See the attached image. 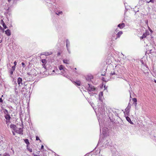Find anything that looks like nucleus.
Instances as JSON below:
<instances>
[{
  "label": "nucleus",
  "instance_id": "1",
  "mask_svg": "<svg viewBox=\"0 0 156 156\" xmlns=\"http://www.w3.org/2000/svg\"><path fill=\"white\" fill-rule=\"evenodd\" d=\"M109 132L108 128L106 127H104L102 129L101 132V134H103L104 136H107L109 135Z\"/></svg>",
  "mask_w": 156,
  "mask_h": 156
},
{
  "label": "nucleus",
  "instance_id": "2",
  "mask_svg": "<svg viewBox=\"0 0 156 156\" xmlns=\"http://www.w3.org/2000/svg\"><path fill=\"white\" fill-rule=\"evenodd\" d=\"M22 81L23 80L21 78L19 77L17 79V82L20 86L21 85H23Z\"/></svg>",
  "mask_w": 156,
  "mask_h": 156
},
{
  "label": "nucleus",
  "instance_id": "3",
  "mask_svg": "<svg viewBox=\"0 0 156 156\" xmlns=\"http://www.w3.org/2000/svg\"><path fill=\"white\" fill-rule=\"evenodd\" d=\"M23 129L21 128H19L18 129H16L15 132L19 134H23Z\"/></svg>",
  "mask_w": 156,
  "mask_h": 156
},
{
  "label": "nucleus",
  "instance_id": "4",
  "mask_svg": "<svg viewBox=\"0 0 156 156\" xmlns=\"http://www.w3.org/2000/svg\"><path fill=\"white\" fill-rule=\"evenodd\" d=\"M10 127L15 132L16 131V129H17V127L16 125L13 124H11L10 125Z\"/></svg>",
  "mask_w": 156,
  "mask_h": 156
},
{
  "label": "nucleus",
  "instance_id": "5",
  "mask_svg": "<svg viewBox=\"0 0 156 156\" xmlns=\"http://www.w3.org/2000/svg\"><path fill=\"white\" fill-rule=\"evenodd\" d=\"M122 34V31H119L116 34V37L115 38V40L117 39L118 38L120 37L121 35Z\"/></svg>",
  "mask_w": 156,
  "mask_h": 156
},
{
  "label": "nucleus",
  "instance_id": "6",
  "mask_svg": "<svg viewBox=\"0 0 156 156\" xmlns=\"http://www.w3.org/2000/svg\"><path fill=\"white\" fill-rule=\"evenodd\" d=\"M131 107L130 104L129 103V105L125 109V112L127 114H129V109Z\"/></svg>",
  "mask_w": 156,
  "mask_h": 156
},
{
  "label": "nucleus",
  "instance_id": "7",
  "mask_svg": "<svg viewBox=\"0 0 156 156\" xmlns=\"http://www.w3.org/2000/svg\"><path fill=\"white\" fill-rule=\"evenodd\" d=\"M103 93L102 92H100L99 94V100L100 101H102L103 100Z\"/></svg>",
  "mask_w": 156,
  "mask_h": 156
},
{
  "label": "nucleus",
  "instance_id": "8",
  "mask_svg": "<svg viewBox=\"0 0 156 156\" xmlns=\"http://www.w3.org/2000/svg\"><path fill=\"white\" fill-rule=\"evenodd\" d=\"M5 34L8 36H9L11 35V31L10 30L7 29L5 31Z\"/></svg>",
  "mask_w": 156,
  "mask_h": 156
},
{
  "label": "nucleus",
  "instance_id": "9",
  "mask_svg": "<svg viewBox=\"0 0 156 156\" xmlns=\"http://www.w3.org/2000/svg\"><path fill=\"white\" fill-rule=\"evenodd\" d=\"M15 68L16 67L15 66L12 67V69L9 72V73L11 75H12L13 74V73L14 71H15Z\"/></svg>",
  "mask_w": 156,
  "mask_h": 156
},
{
  "label": "nucleus",
  "instance_id": "10",
  "mask_svg": "<svg viewBox=\"0 0 156 156\" xmlns=\"http://www.w3.org/2000/svg\"><path fill=\"white\" fill-rule=\"evenodd\" d=\"M125 26V24L124 23L119 24L118 25V27H119L120 29H122Z\"/></svg>",
  "mask_w": 156,
  "mask_h": 156
},
{
  "label": "nucleus",
  "instance_id": "11",
  "mask_svg": "<svg viewBox=\"0 0 156 156\" xmlns=\"http://www.w3.org/2000/svg\"><path fill=\"white\" fill-rule=\"evenodd\" d=\"M77 86H80L81 85V82L79 81H73V82Z\"/></svg>",
  "mask_w": 156,
  "mask_h": 156
},
{
  "label": "nucleus",
  "instance_id": "12",
  "mask_svg": "<svg viewBox=\"0 0 156 156\" xmlns=\"http://www.w3.org/2000/svg\"><path fill=\"white\" fill-rule=\"evenodd\" d=\"M126 120L129 122L130 124H133V122H132L131 121V120L130 119L128 116H126Z\"/></svg>",
  "mask_w": 156,
  "mask_h": 156
},
{
  "label": "nucleus",
  "instance_id": "13",
  "mask_svg": "<svg viewBox=\"0 0 156 156\" xmlns=\"http://www.w3.org/2000/svg\"><path fill=\"white\" fill-rule=\"evenodd\" d=\"M91 106H92V107L93 108V109H94L95 112L96 113V109H97L96 107L95 106L94 104L93 103H92L91 104Z\"/></svg>",
  "mask_w": 156,
  "mask_h": 156
},
{
  "label": "nucleus",
  "instance_id": "14",
  "mask_svg": "<svg viewBox=\"0 0 156 156\" xmlns=\"http://www.w3.org/2000/svg\"><path fill=\"white\" fill-rule=\"evenodd\" d=\"M69 61L67 59H64L63 60V62L64 63L66 64H69Z\"/></svg>",
  "mask_w": 156,
  "mask_h": 156
},
{
  "label": "nucleus",
  "instance_id": "15",
  "mask_svg": "<svg viewBox=\"0 0 156 156\" xmlns=\"http://www.w3.org/2000/svg\"><path fill=\"white\" fill-rule=\"evenodd\" d=\"M5 117L7 120H10V116L8 115H5Z\"/></svg>",
  "mask_w": 156,
  "mask_h": 156
},
{
  "label": "nucleus",
  "instance_id": "16",
  "mask_svg": "<svg viewBox=\"0 0 156 156\" xmlns=\"http://www.w3.org/2000/svg\"><path fill=\"white\" fill-rule=\"evenodd\" d=\"M86 156H97L96 154H86Z\"/></svg>",
  "mask_w": 156,
  "mask_h": 156
},
{
  "label": "nucleus",
  "instance_id": "17",
  "mask_svg": "<svg viewBox=\"0 0 156 156\" xmlns=\"http://www.w3.org/2000/svg\"><path fill=\"white\" fill-rule=\"evenodd\" d=\"M58 68H59V69L60 70H63L64 71V69H63V68H64L63 66L62 65H60L59 66Z\"/></svg>",
  "mask_w": 156,
  "mask_h": 156
},
{
  "label": "nucleus",
  "instance_id": "18",
  "mask_svg": "<svg viewBox=\"0 0 156 156\" xmlns=\"http://www.w3.org/2000/svg\"><path fill=\"white\" fill-rule=\"evenodd\" d=\"M147 36V34L146 33L144 34L140 38L142 39H143L144 38H145Z\"/></svg>",
  "mask_w": 156,
  "mask_h": 156
},
{
  "label": "nucleus",
  "instance_id": "19",
  "mask_svg": "<svg viewBox=\"0 0 156 156\" xmlns=\"http://www.w3.org/2000/svg\"><path fill=\"white\" fill-rule=\"evenodd\" d=\"M24 141H25V142L27 144H29L30 143L29 142V140H28V139H26L25 140H24Z\"/></svg>",
  "mask_w": 156,
  "mask_h": 156
},
{
  "label": "nucleus",
  "instance_id": "20",
  "mask_svg": "<svg viewBox=\"0 0 156 156\" xmlns=\"http://www.w3.org/2000/svg\"><path fill=\"white\" fill-rule=\"evenodd\" d=\"M89 85V87L88 88V89L90 91H93L94 90V88H91V89H90V85Z\"/></svg>",
  "mask_w": 156,
  "mask_h": 156
},
{
  "label": "nucleus",
  "instance_id": "21",
  "mask_svg": "<svg viewBox=\"0 0 156 156\" xmlns=\"http://www.w3.org/2000/svg\"><path fill=\"white\" fill-rule=\"evenodd\" d=\"M132 100H133V102L135 103V105H136L137 104V103H136L137 100H136V98H133Z\"/></svg>",
  "mask_w": 156,
  "mask_h": 156
},
{
  "label": "nucleus",
  "instance_id": "22",
  "mask_svg": "<svg viewBox=\"0 0 156 156\" xmlns=\"http://www.w3.org/2000/svg\"><path fill=\"white\" fill-rule=\"evenodd\" d=\"M62 11H59L56 12V14L58 15H59L60 14H62Z\"/></svg>",
  "mask_w": 156,
  "mask_h": 156
},
{
  "label": "nucleus",
  "instance_id": "23",
  "mask_svg": "<svg viewBox=\"0 0 156 156\" xmlns=\"http://www.w3.org/2000/svg\"><path fill=\"white\" fill-rule=\"evenodd\" d=\"M66 47H67V49L68 51H69V50L68 49V44H69V42L68 41V40H67L66 41Z\"/></svg>",
  "mask_w": 156,
  "mask_h": 156
},
{
  "label": "nucleus",
  "instance_id": "24",
  "mask_svg": "<svg viewBox=\"0 0 156 156\" xmlns=\"http://www.w3.org/2000/svg\"><path fill=\"white\" fill-rule=\"evenodd\" d=\"M115 71H112L111 72V74H112V75H115V74H116V75H117V74L116 73H115Z\"/></svg>",
  "mask_w": 156,
  "mask_h": 156
},
{
  "label": "nucleus",
  "instance_id": "25",
  "mask_svg": "<svg viewBox=\"0 0 156 156\" xmlns=\"http://www.w3.org/2000/svg\"><path fill=\"white\" fill-rule=\"evenodd\" d=\"M115 34H115H113L112 35V38L113 39H115V37H116V34Z\"/></svg>",
  "mask_w": 156,
  "mask_h": 156
},
{
  "label": "nucleus",
  "instance_id": "26",
  "mask_svg": "<svg viewBox=\"0 0 156 156\" xmlns=\"http://www.w3.org/2000/svg\"><path fill=\"white\" fill-rule=\"evenodd\" d=\"M2 25L3 26V28L4 29H6V28H7V27H6V25H5V23H3V25Z\"/></svg>",
  "mask_w": 156,
  "mask_h": 156
},
{
  "label": "nucleus",
  "instance_id": "27",
  "mask_svg": "<svg viewBox=\"0 0 156 156\" xmlns=\"http://www.w3.org/2000/svg\"><path fill=\"white\" fill-rule=\"evenodd\" d=\"M3 156H10V155L9 154L5 153L4 154Z\"/></svg>",
  "mask_w": 156,
  "mask_h": 156
},
{
  "label": "nucleus",
  "instance_id": "28",
  "mask_svg": "<svg viewBox=\"0 0 156 156\" xmlns=\"http://www.w3.org/2000/svg\"><path fill=\"white\" fill-rule=\"evenodd\" d=\"M0 23L1 24L3 25V23H4V22L3 20H0Z\"/></svg>",
  "mask_w": 156,
  "mask_h": 156
},
{
  "label": "nucleus",
  "instance_id": "29",
  "mask_svg": "<svg viewBox=\"0 0 156 156\" xmlns=\"http://www.w3.org/2000/svg\"><path fill=\"white\" fill-rule=\"evenodd\" d=\"M41 62L43 63H44L46 62V60L45 59H42L41 60Z\"/></svg>",
  "mask_w": 156,
  "mask_h": 156
},
{
  "label": "nucleus",
  "instance_id": "30",
  "mask_svg": "<svg viewBox=\"0 0 156 156\" xmlns=\"http://www.w3.org/2000/svg\"><path fill=\"white\" fill-rule=\"evenodd\" d=\"M14 66H15L16 67V66L17 64V62L16 61H15L14 62Z\"/></svg>",
  "mask_w": 156,
  "mask_h": 156
},
{
  "label": "nucleus",
  "instance_id": "31",
  "mask_svg": "<svg viewBox=\"0 0 156 156\" xmlns=\"http://www.w3.org/2000/svg\"><path fill=\"white\" fill-rule=\"evenodd\" d=\"M36 140H40V141H41L39 137L38 136H36Z\"/></svg>",
  "mask_w": 156,
  "mask_h": 156
},
{
  "label": "nucleus",
  "instance_id": "32",
  "mask_svg": "<svg viewBox=\"0 0 156 156\" xmlns=\"http://www.w3.org/2000/svg\"><path fill=\"white\" fill-rule=\"evenodd\" d=\"M28 150L30 152H31L32 151V150L31 148L28 149Z\"/></svg>",
  "mask_w": 156,
  "mask_h": 156
},
{
  "label": "nucleus",
  "instance_id": "33",
  "mask_svg": "<svg viewBox=\"0 0 156 156\" xmlns=\"http://www.w3.org/2000/svg\"><path fill=\"white\" fill-rule=\"evenodd\" d=\"M149 2H151L152 3H154V0H150L149 1Z\"/></svg>",
  "mask_w": 156,
  "mask_h": 156
},
{
  "label": "nucleus",
  "instance_id": "34",
  "mask_svg": "<svg viewBox=\"0 0 156 156\" xmlns=\"http://www.w3.org/2000/svg\"><path fill=\"white\" fill-rule=\"evenodd\" d=\"M3 100L1 98H0V102H3Z\"/></svg>",
  "mask_w": 156,
  "mask_h": 156
},
{
  "label": "nucleus",
  "instance_id": "35",
  "mask_svg": "<svg viewBox=\"0 0 156 156\" xmlns=\"http://www.w3.org/2000/svg\"><path fill=\"white\" fill-rule=\"evenodd\" d=\"M5 29H4V28H2V29L1 30L2 31V32H4L5 31Z\"/></svg>",
  "mask_w": 156,
  "mask_h": 156
},
{
  "label": "nucleus",
  "instance_id": "36",
  "mask_svg": "<svg viewBox=\"0 0 156 156\" xmlns=\"http://www.w3.org/2000/svg\"><path fill=\"white\" fill-rule=\"evenodd\" d=\"M22 66H23V67H24V66H25V63H24V62H22Z\"/></svg>",
  "mask_w": 156,
  "mask_h": 156
},
{
  "label": "nucleus",
  "instance_id": "37",
  "mask_svg": "<svg viewBox=\"0 0 156 156\" xmlns=\"http://www.w3.org/2000/svg\"><path fill=\"white\" fill-rule=\"evenodd\" d=\"M12 133H13V135L15 136L16 135L15 133V131L14 132V131H12Z\"/></svg>",
  "mask_w": 156,
  "mask_h": 156
},
{
  "label": "nucleus",
  "instance_id": "38",
  "mask_svg": "<svg viewBox=\"0 0 156 156\" xmlns=\"http://www.w3.org/2000/svg\"><path fill=\"white\" fill-rule=\"evenodd\" d=\"M105 78H104V77H102V81H105L106 82V81L105 80Z\"/></svg>",
  "mask_w": 156,
  "mask_h": 156
},
{
  "label": "nucleus",
  "instance_id": "39",
  "mask_svg": "<svg viewBox=\"0 0 156 156\" xmlns=\"http://www.w3.org/2000/svg\"><path fill=\"white\" fill-rule=\"evenodd\" d=\"M44 148V146L43 145H42L41 147V149H43Z\"/></svg>",
  "mask_w": 156,
  "mask_h": 156
},
{
  "label": "nucleus",
  "instance_id": "40",
  "mask_svg": "<svg viewBox=\"0 0 156 156\" xmlns=\"http://www.w3.org/2000/svg\"><path fill=\"white\" fill-rule=\"evenodd\" d=\"M105 73H104L103 74H101V75L102 76H105Z\"/></svg>",
  "mask_w": 156,
  "mask_h": 156
},
{
  "label": "nucleus",
  "instance_id": "41",
  "mask_svg": "<svg viewBox=\"0 0 156 156\" xmlns=\"http://www.w3.org/2000/svg\"><path fill=\"white\" fill-rule=\"evenodd\" d=\"M146 2L147 3H149V0H145Z\"/></svg>",
  "mask_w": 156,
  "mask_h": 156
},
{
  "label": "nucleus",
  "instance_id": "42",
  "mask_svg": "<svg viewBox=\"0 0 156 156\" xmlns=\"http://www.w3.org/2000/svg\"><path fill=\"white\" fill-rule=\"evenodd\" d=\"M149 30L150 31V32H151V33H152L153 32L152 30L151 29H149Z\"/></svg>",
  "mask_w": 156,
  "mask_h": 156
},
{
  "label": "nucleus",
  "instance_id": "43",
  "mask_svg": "<svg viewBox=\"0 0 156 156\" xmlns=\"http://www.w3.org/2000/svg\"><path fill=\"white\" fill-rule=\"evenodd\" d=\"M2 27L1 26H0V30H1L2 29Z\"/></svg>",
  "mask_w": 156,
  "mask_h": 156
},
{
  "label": "nucleus",
  "instance_id": "44",
  "mask_svg": "<svg viewBox=\"0 0 156 156\" xmlns=\"http://www.w3.org/2000/svg\"><path fill=\"white\" fill-rule=\"evenodd\" d=\"M60 55V53L59 52V53H58V55Z\"/></svg>",
  "mask_w": 156,
  "mask_h": 156
},
{
  "label": "nucleus",
  "instance_id": "45",
  "mask_svg": "<svg viewBox=\"0 0 156 156\" xmlns=\"http://www.w3.org/2000/svg\"><path fill=\"white\" fill-rule=\"evenodd\" d=\"M104 88H105V89H106V88H107V87H105V85H104Z\"/></svg>",
  "mask_w": 156,
  "mask_h": 156
},
{
  "label": "nucleus",
  "instance_id": "46",
  "mask_svg": "<svg viewBox=\"0 0 156 156\" xmlns=\"http://www.w3.org/2000/svg\"><path fill=\"white\" fill-rule=\"evenodd\" d=\"M34 156H40V155H38L34 154Z\"/></svg>",
  "mask_w": 156,
  "mask_h": 156
},
{
  "label": "nucleus",
  "instance_id": "47",
  "mask_svg": "<svg viewBox=\"0 0 156 156\" xmlns=\"http://www.w3.org/2000/svg\"><path fill=\"white\" fill-rule=\"evenodd\" d=\"M8 2H10L11 1V0H8Z\"/></svg>",
  "mask_w": 156,
  "mask_h": 156
},
{
  "label": "nucleus",
  "instance_id": "48",
  "mask_svg": "<svg viewBox=\"0 0 156 156\" xmlns=\"http://www.w3.org/2000/svg\"><path fill=\"white\" fill-rule=\"evenodd\" d=\"M90 78V79H91V78L92 79V78H93V76H91V78Z\"/></svg>",
  "mask_w": 156,
  "mask_h": 156
},
{
  "label": "nucleus",
  "instance_id": "49",
  "mask_svg": "<svg viewBox=\"0 0 156 156\" xmlns=\"http://www.w3.org/2000/svg\"><path fill=\"white\" fill-rule=\"evenodd\" d=\"M154 81L156 83V80H154Z\"/></svg>",
  "mask_w": 156,
  "mask_h": 156
},
{
  "label": "nucleus",
  "instance_id": "50",
  "mask_svg": "<svg viewBox=\"0 0 156 156\" xmlns=\"http://www.w3.org/2000/svg\"><path fill=\"white\" fill-rule=\"evenodd\" d=\"M84 156H86V155Z\"/></svg>",
  "mask_w": 156,
  "mask_h": 156
}]
</instances>
